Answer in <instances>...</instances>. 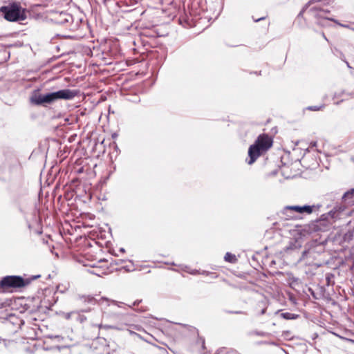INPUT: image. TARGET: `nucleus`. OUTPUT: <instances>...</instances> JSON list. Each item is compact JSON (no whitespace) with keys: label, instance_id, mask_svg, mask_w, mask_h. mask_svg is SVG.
<instances>
[{"label":"nucleus","instance_id":"8","mask_svg":"<svg viewBox=\"0 0 354 354\" xmlns=\"http://www.w3.org/2000/svg\"><path fill=\"white\" fill-rule=\"evenodd\" d=\"M40 277H41L40 274H36V275H33L30 277H26V278L24 277V281H23L24 288H26L28 285H29L32 280L39 279Z\"/></svg>","mask_w":354,"mask_h":354},{"label":"nucleus","instance_id":"15","mask_svg":"<svg viewBox=\"0 0 354 354\" xmlns=\"http://www.w3.org/2000/svg\"><path fill=\"white\" fill-rule=\"evenodd\" d=\"M308 109L310 111H319L320 109L319 106H309Z\"/></svg>","mask_w":354,"mask_h":354},{"label":"nucleus","instance_id":"11","mask_svg":"<svg viewBox=\"0 0 354 354\" xmlns=\"http://www.w3.org/2000/svg\"><path fill=\"white\" fill-rule=\"evenodd\" d=\"M282 317L286 319H293L298 317V315H295L294 314H291L290 313H285L281 314Z\"/></svg>","mask_w":354,"mask_h":354},{"label":"nucleus","instance_id":"12","mask_svg":"<svg viewBox=\"0 0 354 354\" xmlns=\"http://www.w3.org/2000/svg\"><path fill=\"white\" fill-rule=\"evenodd\" d=\"M224 259L229 262H233L236 259L235 256L229 252L225 254Z\"/></svg>","mask_w":354,"mask_h":354},{"label":"nucleus","instance_id":"4","mask_svg":"<svg viewBox=\"0 0 354 354\" xmlns=\"http://www.w3.org/2000/svg\"><path fill=\"white\" fill-rule=\"evenodd\" d=\"M20 7L12 3L8 6L0 8V15H3L4 19L9 21H16L19 18Z\"/></svg>","mask_w":354,"mask_h":354},{"label":"nucleus","instance_id":"13","mask_svg":"<svg viewBox=\"0 0 354 354\" xmlns=\"http://www.w3.org/2000/svg\"><path fill=\"white\" fill-rule=\"evenodd\" d=\"M288 209L294 210V211L301 214V206H297V205L290 206L288 207Z\"/></svg>","mask_w":354,"mask_h":354},{"label":"nucleus","instance_id":"6","mask_svg":"<svg viewBox=\"0 0 354 354\" xmlns=\"http://www.w3.org/2000/svg\"><path fill=\"white\" fill-rule=\"evenodd\" d=\"M312 11V15H313L317 19V23L322 26H325L326 22L328 21H334L333 19H329L327 17V12L324 10H315Z\"/></svg>","mask_w":354,"mask_h":354},{"label":"nucleus","instance_id":"16","mask_svg":"<svg viewBox=\"0 0 354 354\" xmlns=\"http://www.w3.org/2000/svg\"><path fill=\"white\" fill-rule=\"evenodd\" d=\"M227 354H239V353H236V351H232L228 352Z\"/></svg>","mask_w":354,"mask_h":354},{"label":"nucleus","instance_id":"5","mask_svg":"<svg viewBox=\"0 0 354 354\" xmlns=\"http://www.w3.org/2000/svg\"><path fill=\"white\" fill-rule=\"evenodd\" d=\"M22 286V277L6 276L0 281V289L3 292L8 291L11 288Z\"/></svg>","mask_w":354,"mask_h":354},{"label":"nucleus","instance_id":"9","mask_svg":"<svg viewBox=\"0 0 354 354\" xmlns=\"http://www.w3.org/2000/svg\"><path fill=\"white\" fill-rule=\"evenodd\" d=\"M316 207L315 205L310 206V205H304L301 206V214L306 213V214H311L314 209H315Z\"/></svg>","mask_w":354,"mask_h":354},{"label":"nucleus","instance_id":"1","mask_svg":"<svg viewBox=\"0 0 354 354\" xmlns=\"http://www.w3.org/2000/svg\"><path fill=\"white\" fill-rule=\"evenodd\" d=\"M272 145V140L268 135H260L254 144L251 145L248 150L250 160L248 164L252 165L261 156V154L268 151Z\"/></svg>","mask_w":354,"mask_h":354},{"label":"nucleus","instance_id":"7","mask_svg":"<svg viewBox=\"0 0 354 354\" xmlns=\"http://www.w3.org/2000/svg\"><path fill=\"white\" fill-rule=\"evenodd\" d=\"M84 266H90L91 268V270H88V272L91 274H95L97 276L101 277L103 274H106L108 273L107 272V268H104L102 266H97L95 264H91L89 263H85L82 261Z\"/></svg>","mask_w":354,"mask_h":354},{"label":"nucleus","instance_id":"18","mask_svg":"<svg viewBox=\"0 0 354 354\" xmlns=\"http://www.w3.org/2000/svg\"><path fill=\"white\" fill-rule=\"evenodd\" d=\"M198 272L196 270H193L190 273L192 274H196Z\"/></svg>","mask_w":354,"mask_h":354},{"label":"nucleus","instance_id":"2","mask_svg":"<svg viewBox=\"0 0 354 354\" xmlns=\"http://www.w3.org/2000/svg\"><path fill=\"white\" fill-rule=\"evenodd\" d=\"M76 90L62 89L56 92L40 95L37 99V104L52 103L57 100H71L77 96Z\"/></svg>","mask_w":354,"mask_h":354},{"label":"nucleus","instance_id":"17","mask_svg":"<svg viewBox=\"0 0 354 354\" xmlns=\"http://www.w3.org/2000/svg\"><path fill=\"white\" fill-rule=\"evenodd\" d=\"M265 18H266L265 17H262L259 19H255V21H259L260 20L264 19Z\"/></svg>","mask_w":354,"mask_h":354},{"label":"nucleus","instance_id":"10","mask_svg":"<svg viewBox=\"0 0 354 354\" xmlns=\"http://www.w3.org/2000/svg\"><path fill=\"white\" fill-rule=\"evenodd\" d=\"M353 194H354V189H351V190H349V191L346 192L344 194V196H343V197H342L343 200H344L345 201H347V199H348V198H351V197L353 196Z\"/></svg>","mask_w":354,"mask_h":354},{"label":"nucleus","instance_id":"14","mask_svg":"<svg viewBox=\"0 0 354 354\" xmlns=\"http://www.w3.org/2000/svg\"><path fill=\"white\" fill-rule=\"evenodd\" d=\"M104 301L109 303L108 305H110V304H113V305L116 304V302L115 301H109L106 298H101L99 303H100V304H102L103 302H104Z\"/></svg>","mask_w":354,"mask_h":354},{"label":"nucleus","instance_id":"3","mask_svg":"<svg viewBox=\"0 0 354 354\" xmlns=\"http://www.w3.org/2000/svg\"><path fill=\"white\" fill-rule=\"evenodd\" d=\"M50 304L45 300H41L39 297L27 298L24 305V312L28 311L30 313L37 311L46 310L48 309Z\"/></svg>","mask_w":354,"mask_h":354},{"label":"nucleus","instance_id":"19","mask_svg":"<svg viewBox=\"0 0 354 354\" xmlns=\"http://www.w3.org/2000/svg\"><path fill=\"white\" fill-rule=\"evenodd\" d=\"M105 328H111V326H106Z\"/></svg>","mask_w":354,"mask_h":354}]
</instances>
